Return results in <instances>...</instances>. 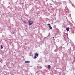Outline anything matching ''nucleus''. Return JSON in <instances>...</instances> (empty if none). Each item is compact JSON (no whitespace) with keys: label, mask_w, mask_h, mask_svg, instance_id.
I'll use <instances>...</instances> for the list:
<instances>
[{"label":"nucleus","mask_w":75,"mask_h":75,"mask_svg":"<svg viewBox=\"0 0 75 75\" xmlns=\"http://www.w3.org/2000/svg\"><path fill=\"white\" fill-rule=\"evenodd\" d=\"M53 38H54V37H53Z\"/></svg>","instance_id":"nucleus-12"},{"label":"nucleus","mask_w":75,"mask_h":75,"mask_svg":"<svg viewBox=\"0 0 75 75\" xmlns=\"http://www.w3.org/2000/svg\"><path fill=\"white\" fill-rule=\"evenodd\" d=\"M25 63H30V61H25Z\"/></svg>","instance_id":"nucleus-5"},{"label":"nucleus","mask_w":75,"mask_h":75,"mask_svg":"<svg viewBox=\"0 0 75 75\" xmlns=\"http://www.w3.org/2000/svg\"><path fill=\"white\" fill-rule=\"evenodd\" d=\"M35 56L34 57V58H37V57H38V54L37 53L35 54Z\"/></svg>","instance_id":"nucleus-1"},{"label":"nucleus","mask_w":75,"mask_h":75,"mask_svg":"<svg viewBox=\"0 0 75 75\" xmlns=\"http://www.w3.org/2000/svg\"><path fill=\"white\" fill-rule=\"evenodd\" d=\"M24 22V23H25V24H26V23H27V22Z\"/></svg>","instance_id":"nucleus-8"},{"label":"nucleus","mask_w":75,"mask_h":75,"mask_svg":"<svg viewBox=\"0 0 75 75\" xmlns=\"http://www.w3.org/2000/svg\"><path fill=\"white\" fill-rule=\"evenodd\" d=\"M39 68H40V69H41L42 68V67H39Z\"/></svg>","instance_id":"nucleus-7"},{"label":"nucleus","mask_w":75,"mask_h":75,"mask_svg":"<svg viewBox=\"0 0 75 75\" xmlns=\"http://www.w3.org/2000/svg\"><path fill=\"white\" fill-rule=\"evenodd\" d=\"M29 24L30 25H31L33 24V21H29Z\"/></svg>","instance_id":"nucleus-2"},{"label":"nucleus","mask_w":75,"mask_h":75,"mask_svg":"<svg viewBox=\"0 0 75 75\" xmlns=\"http://www.w3.org/2000/svg\"><path fill=\"white\" fill-rule=\"evenodd\" d=\"M1 47H3V46H2V45L1 46Z\"/></svg>","instance_id":"nucleus-11"},{"label":"nucleus","mask_w":75,"mask_h":75,"mask_svg":"<svg viewBox=\"0 0 75 75\" xmlns=\"http://www.w3.org/2000/svg\"><path fill=\"white\" fill-rule=\"evenodd\" d=\"M49 25V27L50 29H52V27L51 26V25L50 24H48L47 25Z\"/></svg>","instance_id":"nucleus-3"},{"label":"nucleus","mask_w":75,"mask_h":75,"mask_svg":"<svg viewBox=\"0 0 75 75\" xmlns=\"http://www.w3.org/2000/svg\"><path fill=\"white\" fill-rule=\"evenodd\" d=\"M22 58H24V56H22Z\"/></svg>","instance_id":"nucleus-10"},{"label":"nucleus","mask_w":75,"mask_h":75,"mask_svg":"<svg viewBox=\"0 0 75 75\" xmlns=\"http://www.w3.org/2000/svg\"><path fill=\"white\" fill-rule=\"evenodd\" d=\"M69 27H68L66 28V30L67 31H69Z\"/></svg>","instance_id":"nucleus-4"},{"label":"nucleus","mask_w":75,"mask_h":75,"mask_svg":"<svg viewBox=\"0 0 75 75\" xmlns=\"http://www.w3.org/2000/svg\"><path fill=\"white\" fill-rule=\"evenodd\" d=\"M48 69H50V68H51V66L50 65H48Z\"/></svg>","instance_id":"nucleus-6"},{"label":"nucleus","mask_w":75,"mask_h":75,"mask_svg":"<svg viewBox=\"0 0 75 75\" xmlns=\"http://www.w3.org/2000/svg\"><path fill=\"white\" fill-rule=\"evenodd\" d=\"M3 47H1V49H3Z\"/></svg>","instance_id":"nucleus-9"}]
</instances>
